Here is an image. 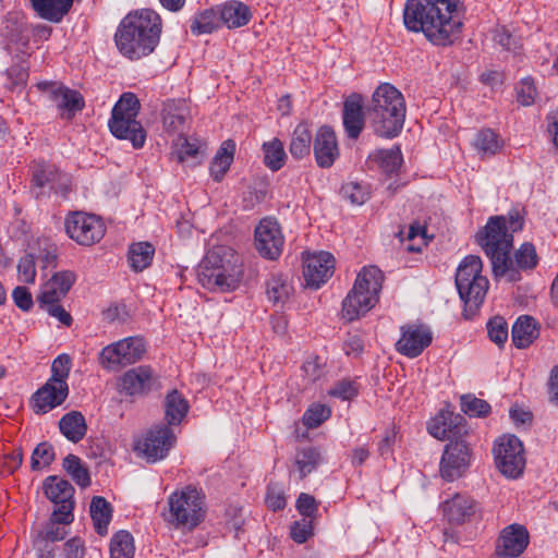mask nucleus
<instances>
[{
    "label": "nucleus",
    "mask_w": 558,
    "mask_h": 558,
    "mask_svg": "<svg viewBox=\"0 0 558 558\" xmlns=\"http://www.w3.org/2000/svg\"><path fill=\"white\" fill-rule=\"evenodd\" d=\"M316 163L320 168H330L339 157L336 133L328 125L320 126L313 142Z\"/></svg>",
    "instance_id": "obj_23"
},
{
    "label": "nucleus",
    "mask_w": 558,
    "mask_h": 558,
    "mask_svg": "<svg viewBox=\"0 0 558 558\" xmlns=\"http://www.w3.org/2000/svg\"><path fill=\"white\" fill-rule=\"evenodd\" d=\"M84 551V542L78 537L71 538L64 544L65 558H83Z\"/></svg>",
    "instance_id": "obj_64"
},
{
    "label": "nucleus",
    "mask_w": 558,
    "mask_h": 558,
    "mask_svg": "<svg viewBox=\"0 0 558 558\" xmlns=\"http://www.w3.org/2000/svg\"><path fill=\"white\" fill-rule=\"evenodd\" d=\"M198 282L209 291L229 292L238 288L242 269L231 250L209 251L197 268Z\"/></svg>",
    "instance_id": "obj_5"
},
{
    "label": "nucleus",
    "mask_w": 558,
    "mask_h": 558,
    "mask_svg": "<svg viewBox=\"0 0 558 558\" xmlns=\"http://www.w3.org/2000/svg\"><path fill=\"white\" fill-rule=\"evenodd\" d=\"M460 0H407L403 24L439 47L451 46L462 32Z\"/></svg>",
    "instance_id": "obj_1"
},
{
    "label": "nucleus",
    "mask_w": 558,
    "mask_h": 558,
    "mask_svg": "<svg viewBox=\"0 0 558 558\" xmlns=\"http://www.w3.org/2000/svg\"><path fill=\"white\" fill-rule=\"evenodd\" d=\"M524 217L520 210L511 209L507 215L490 216L476 233V243L489 258L495 278L507 276L509 281H519L520 272L513 268L510 257L513 234L521 231Z\"/></svg>",
    "instance_id": "obj_2"
},
{
    "label": "nucleus",
    "mask_w": 558,
    "mask_h": 558,
    "mask_svg": "<svg viewBox=\"0 0 558 558\" xmlns=\"http://www.w3.org/2000/svg\"><path fill=\"white\" fill-rule=\"evenodd\" d=\"M141 102L133 93H123L111 110L108 120L110 133L118 140L129 141L134 149L144 147L147 132L137 120Z\"/></svg>",
    "instance_id": "obj_8"
},
{
    "label": "nucleus",
    "mask_w": 558,
    "mask_h": 558,
    "mask_svg": "<svg viewBox=\"0 0 558 558\" xmlns=\"http://www.w3.org/2000/svg\"><path fill=\"white\" fill-rule=\"evenodd\" d=\"M296 509L304 519H312L318 511V505L312 495L302 493L296 500Z\"/></svg>",
    "instance_id": "obj_60"
},
{
    "label": "nucleus",
    "mask_w": 558,
    "mask_h": 558,
    "mask_svg": "<svg viewBox=\"0 0 558 558\" xmlns=\"http://www.w3.org/2000/svg\"><path fill=\"white\" fill-rule=\"evenodd\" d=\"M145 352V339L140 336H131L102 348L98 355V363L105 371L117 373L141 361Z\"/></svg>",
    "instance_id": "obj_10"
},
{
    "label": "nucleus",
    "mask_w": 558,
    "mask_h": 558,
    "mask_svg": "<svg viewBox=\"0 0 558 558\" xmlns=\"http://www.w3.org/2000/svg\"><path fill=\"white\" fill-rule=\"evenodd\" d=\"M61 172L52 165L40 161L34 165L32 169V182L37 187H49L56 190V183L61 177Z\"/></svg>",
    "instance_id": "obj_39"
},
{
    "label": "nucleus",
    "mask_w": 558,
    "mask_h": 558,
    "mask_svg": "<svg viewBox=\"0 0 558 558\" xmlns=\"http://www.w3.org/2000/svg\"><path fill=\"white\" fill-rule=\"evenodd\" d=\"M70 371L71 357L70 355L62 353L52 361L51 376L49 377V380H51V383H56L57 385L69 387L66 379L70 375Z\"/></svg>",
    "instance_id": "obj_51"
},
{
    "label": "nucleus",
    "mask_w": 558,
    "mask_h": 558,
    "mask_svg": "<svg viewBox=\"0 0 558 558\" xmlns=\"http://www.w3.org/2000/svg\"><path fill=\"white\" fill-rule=\"evenodd\" d=\"M19 280L24 283H33L36 278V264L33 254H25L17 264Z\"/></svg>",
    "instance_id": "obj_56"
},
{
    "label": "nucleus",
    "mask_w": 558,
    "mask_h": 558,
    "mask_svg": "<svg viewBox=\"0 0 558 558\" xmlns=\"http://www.w3.org/2000/svg\"><path fill=\"white\" fill-rule=\"evenodd\" d=\"M59 428L62 435L72 442L82 440L87 430L85 417L77 411L63 415L59 421Z\"/></svg>",
    "instance_id": "obj_33"
},
{
    "label": "nucleus",
    "mask_w": 558,
    "mask_h": 558,
    "mask_svg": "<svg viewBox=\"0 0 558 558\" xmlns=\"http://www.w3.org/2000/svg\"><path fill=\"white\" fill-rule=\"evenodd\" d=\"M69 395V387L47 380L32 397L33 410L36 414H45L61 405Z\"/></svg>",
    "instance_id": "obj_24"
},
{
    "label": "nucleus",
    "mask_w": 558,
    "mask_h": 558,
    "mask_svg": "<svg viewBox=\"0 0 558 558\" xmlns=\"http://www.w3.org/2000/svg\"><path fill=\"white\" fill-rule=\"evenodd\" d=\"M76 280V276L71 270H62L56 272L48 281L47 283L50 284V287L56 288L64 295L68 294L72 286L74 284Z\"/></svg>",
    "instance_id": "obj_58"
},
{
    "label": "nucleus",
    "mask_w": 558,
    "mask_h": 558,
    "mask_svg": "<svg viewBox=\"0 0 558 558\" xmlns=\"http://www.w3.org/2000/svg\"><path fill=\"white\" fill-rule=\"evenodd\" d=\"M155 247L149 242H138L130 246L128 260L130 267L136 271H143L153 262Z\"/></svg>",
    "instance_id": "obj_36"
},
{
    "label": "nucleus",
    "mask_w": 558,
    "mask_h": 558,
    "mask_svg": "<svg viewBox=\"0 0 558 558\" xmlns=\"http://www.w3.org/2000/svg\"><path fill=\"white\" fill-rule=\"evenodd\" d=\"M68 236L82 246L98 243L106 233V226L99 216L85 211H72L64 218Z\"/></svg>",
    "instance_id": "obj_12"
},
{
    "label": "nucleus",
    "mask_w": 558,
    "mask_h": 558,
    "mask_svg": "<svg viewBox=\"0 0 558 558\" xmlns=\"http://www.w3.org/2000/svg\"><path fill=\"white\" fill-rule=\"evenodd\" d=\"M471 459V448L464 440L450 441L445 446L440 458V477L446 482L459 480L470 468Z\"/></svg>",
    "instance_id": "obj_14"
},
{
    "label": "nucleus",
    "mask_w": 558,
    "mask_h": 558,
    "mask_svg": "<svg viewBox=\"0 0 558 558\" xmlns=\"http://www.w3.org/2000/svg\"><path fill=\"white\" fill-rule=\"evenodd\" d=\"M335 258L332 254L322 251L312 254L304 263V279L307 287L319 289L332 276Z\"/></svg>",
    "instance_id": "obj_21"
},
{
    "label": "nucleus",
    "mask_w": 558,
    "mask_h": 558,
    "mask_svg": "<svg viewBox=\"0 0 558 558\" xmlns=\"http://www.w3.org/2000/svg\"><path fill=\"white\" fill-rule=\"evenodd\" d=\"M384 275L376 266L364 267L356 276L352 289L342 301V316L355 320L371 311L379 301Z\"/></svg>",
    "instance_id": "obj_7"
},
{
    "label": "nucleus",
    "mask_w": 558,
    "mask_h": 558,
    "mask_svg": "<svg viewBox=\"0 0 558 558\" xmlns=\"http://www.w3.org/2000/svg\"><path fill=\"white\" fill-rule=\"evenodd\" d=\"M312 535L313 524L310 519L303 518L300 521L293 522V524L291 525L290 536L298 544L305 543Z\"/></svg>",
    "instance_id": "obj_59"
},
{
    "label": "nucleus",
    "mask_w": 558,
    "mask_h": 558,
    "mask_svg": "<svg viewBox=\"0 0 558 558\" xmlns=\"http://www.w3.org/2000/svg\"><path fill=\"white\" fill-rule=\"evenodd\" d=\"M23 461V452L21 448H16L9 453L3 454L0 458V474L1 475H11L13 474L22 464Z\"/></svg>",
    "instance_id": "obj_57"
},
{
    "label": "nucleus",
    "mask_w": 558,
    "mask_h": 558,
    "mask_svg": "<svg viewBox=\"0 0 558 558\" xmlns=\"http://www.w3.org/2000/svg\"><path fill=\"white\" fill-rule=\"evenodd\" d=\"M161 29L162 22L157 12L150 9L136 10L120 21L113 40L124 58L136 61L154 52Z\"/></svg>",
    "instance_id": "obj_3"
},
{
    "label": "nucleus",
    "mask_w": 558,
    "mask_h": 558,
    "mask_svg": "<svg viewBox=\"0 0 558 558\" xmlns=\"http://www.w3.org/2000/svg\"><path fill=\"white\" fill-rule=\"evenodd\" d=\"M367 113L376 135L384 138L398 136L407 113L402 93L390 83L379 84L373 92Z\"/></svg>",
    "instance_id": "obj_4"
},
{
    "label": "nucleus",
    "mask_w": 558,
    "mask_h": 558,
    "mask_svg": "<svg viewBox=\"0 0 558 558\" xmlns=\"http://www.w3.org/2000/svg\"><path fill=\"white\" fill-rule=\"evenodd\" d=\"M489 339L498 347H502L508 339V324L501 316H495L487 323Z\"/></svg>",
    "instance_id": "obj_53"
},
{
    "label": "nucleus",
    "mask_w": 558,
    "mask_h": 558,
    "mask_svg": "<svg viewBox=\"0 0 558 558\" xmlns=\"http://www.w3.org/2000/svg\"><path fill=\"white\" fill-rule=\"evenodd\" d=\"M444 518L452 526L470 523L481 515L480 504L470 495L456 493L440 504Z\"/></svg>",
    "instance_id": "obj_16"
},
{
    "label": "nucleus",
    "mask_w": 558,
    "mask_h": 558,
    "mask_svg": "<svg viewBox=\"0 0 558 558\" xmlns=\"http://www.w3.org/2000/svg\"><path fill=\"white\" fill-rule=\"evenodd\" d=\"M162 125L169 134H180L190 119V108L185 99H169L161 110Z\"/></svg>",
    "instance_id": "obj_25"
},
{
    "label": "nucleus",
    "mask_w": 558,
    "mask_h": 558,
    "mask_svg": "<svg viewBox=\"0 0 558 558\" xmlns=\"http://www.w3.org/2000/svg\"><path fill=\"white\" fill-rule=\"evenodd\" d=\"M401 336L396 342V350L401 355L415 359L433 341V332L427 325L411 323L400 327Z\"/></svg>",
    "instance_id": "obj_17"
},
{
    "label": "nucleus",
    "mask_w": 558,
    "mask_h": 558,
    "mask_svg": "<svg viewBox=\"0 0 558 558\" xmlns=\"http://www.w3.org/2000/svg\"><path fill=\"white\" fill-rule=\"evenodd\" d=\"M369 159L387 175L396 174L403 162L401 149L397 145L389 149L376 150L374 154L369 155Z\"/></svg>",
    "instance_id": "obj_35"
},
{
    "label": "nucleus",
    "mask_w": 558,
    "mask_h": 558,
    "mask_svg": "<svg viewBox=\"0 0 558 558\" xmlns=\"http://www.w3.org/2000/svg\"><path fill=\"white\" fill-rule=\"evenodd\" d=\"M322 462V453L316 447H304L299 449L295 453L294 464L301 480L316 470Z\"/></svg>",
    "instance_id": "obj_37"
},
{
    "label": "nucleus",
    "mask_w": 558,
    "mask_h": 558,
    "mask_svg": "<svg viewBox=\"0 0 558 558\" xmlns=\"http://www.w3.org/2000/svg\"><path fill=\"white\" fill-rule=\"evenodd\" d=\"M514 262L513 268L519 272V270H531L534 269L537 265L538 257L536 254L535 246L525 242L521 244V246L514 252Z\"/></svg>",
    "instance_id": "obj_48"
},
{
    "label": "nucleus",
    "mask_w": 558,
    "mask_h": 558,
    "mask_svg": "<svg viewBox=\"0 0 558 558\" xmlns=\"http://www.w3.org/2000/svg\"><path fill=\"white\" fill-rule=\"evenodd\" d=\"M530 534L527 529L518 523L504 527L495 544V551L489 558H518L527 547Z\"/></svg>",
    "instance_id": "obj_19"
},
{
    "label": "nucleus",
    "mask_w": 558,
    "mask_h": 558,
    "mask_svg": "<svg viewBox=\"0 0 558 558\" xmlns=\"http://www.w3.org/2000/svg\"><path fill=\"white\" fill-rule=\"evenodd\" d=\"M234 151L235 143L232 140H227L221 144L209 167L210 177L214 181L220 182L229 171Z\"/></svg>",
    "instance_id": "obj_31"
},
{
    "label": "nucleus",
    "mask_w": 558,
    "mask_h": 558,
    "mask_svg": "<svg viewBox=\"0 0 558 558\" xmlns=\"http://www.w3.org/2000/svg\"><path fill=\"white\" fill-rule=\"evenodd\" d=\"M190 409L187 400L177 389L170 391L165 398V418L167 426L179 425Z\"/></svg>",
    "instance_id": "obj_32"
},
{
    "label": "nucleus",
    "mask_w": 558,
    "mask_h": 558,
    "mask_svg": "<svg viewBox=\"0 0 558 558\" xmlns=\"http://www.w3.org/2000/svg\"><path fill=\"white\" fill-rule=\"evenodd\" d=\"M89 512L97 534L107 535L113 512L111 504L105 497L95 496L92 498Z\"/></svg>",
    "instance_id": "obj_30"
},
{
    "label": "nucleus",
    "mask_w": 558,
    "mask_h": 558,
    "mask_svg": "<svg viewBox=\"0 0 558 558\" xmlns=\"http://www.w3.org/2000/svg\"><path fill=\"white\" fill-rule=\"evenodd\" d=\"M331 416V409L322 403L312 404L303 414L302 422L310 429L317 428Z\"/></svg>",
    "instance_id": "obj_49"
},
{
    "label": "nucleus",
    "mask_w": 558,
    "mask_h": 558,
    "mask_svg": "<svg viewBox=\"0 0 558 558\" xmlns=\"http://www.w3.org/2000/svg\"><path fill=\"white\" fill-rule=\"evenodd\" d=\"M12 299L14 304L24 312H28L34 305L32 294L26 287L19 286L14 288Z\"/></svg>",
    "instance_id": "obj_62"
},
{
    "label": "nucleus",
    "mask_w": 558,
    "mask_h": 558,
    "mask_svg": "<svg viewBox=\"0 0 558 558\" xmlns=\"http://www.w3.org/2000/svg\"><path fill=\"white\" fill-rule=\"evenodd\" d=\"M517 95L518 101L522 106H531L534 104L537 89L533 78L524 77L522 78L517 86Z\"/></svg>",
    "instance_id": "obj_55"
},
{
    "label": "nucleus",
    "mask_w": 558,
    "mask_h": 558,
    "mask_svg": "<svg viewBox=\"0 0 558 558\" xmlns=\"http://www.w3.org/2000/svg\"><path fill=\"white\" fill-rule=\"evenodd\" d=\"M483 262L480 256L468 255L456 271V287L464 302V311L474 314L483 304L489 288L488 279L482 275Z\"/></svg>",
    "instance_id": "obj_9"
},
{
    "label": "nucleus",
    "mask_w": 558,
    "mask_h": 558,
    "mask_svg": "<svg viewBox=\"0 0 558 558\" xmlns=\"http://www.w3.org/2000/svg\"><path fill=\"white\" fill-rule=\"evenodd\" d=\"M46 497L56 506L52 518L56 523L69 524L73 521L74 488L66 480L48 476L44 481Z\"/></svg>",
    "instance_id": "obj_13"
},
{
    "label": "nucleus",
    "mask_w": 558,
    "mask_h": 558,
    "mask_svg": "<svg viewBox=\"0 0 558 558\" xmlns=\"http://www.w3.org/2000/svg\"><path fill=\"white\" fill-rule=\"evenodd\" d=\"M546 133L555 148L558 149V110L546 116Z\"/></svg>",
    "instance_id": "obj_63"
},
{
    "label": "nucleus",
    "mask_w": 558,
    "mask_h": 558,
    "mask_svg": "<svg viewBox=\"0 0 558 558\" xmlns=\"http://www.w3.org/2000/svg\"><path fill=\"white\" fill-rule=\"evenodd\" d=\"M361 387L359 377H344L335 381L327 393L341 401H352L360 395Z\"/></svg>",
    "instance_id": "obj_42"
},
{
    "label": "nucleus",
    "mask_w": 558,
    "mask_h": 558,
    "mask_svg": "<svg viewBox=\"0 0 558 558\" xmlns=\"http://www.w3.org/2000/svg\"><path fill=\"white\" fill-rule=\"evenodd\" d=\"M264 163L272 171L280 170L286 162V151L282 142L279 138H272L263 144Z\"/></svg>",
    "instance_id": "obj_43"
},
{
    "label": "nucleus",
    "mask_w": 558,
    "mask_h": 558,
    "mask_svg": "<svg viewBox=\"0 0 558 558\" xmlns=\"http://www.w3.org/2000/svg\"><path fill=\"white\" fill-rule=\"evenodd\" d=\"M53 459V447L48 442H40L33 450L31 457V468L34 471L45 469L51 464Z\"/></svg>",
    "instance_id": "obj_52"
},
{
    "label": "nucleus",
    "mask_w": 558,
    "mask_h": 558,
    "mask_svg": "<svg viewBox=\"0 0 558 558\" xmlns=\"http://www.w3.org/2000/svg\"><path fill=\"white\" fill-rule=\"evenodd\" d=\"M537 337V323L533 317L522 315L517 318L511 329V339L515 348L525 349L530 347Z\"/></svg>",
    "instance_id": "obj_27"
},
{
    "label": "nucleus",
    "mask_w": 558,
    "mask_h": 558,
    "mask_svg": "<svg viewBox=\"0 0 558 558\" xmlns=\"http://www.w3.org/2000/svg\"><path fill=\"white\" fill-rule=\"evenodd\" d=\"M462 416L449 412H440L436 415L427 426L430 436L436 439L444 440L450 437L453 425L460 423Z\"/></svg>",
    "instance_id": "obj_40"
},
{
    "label": "nucleus",
    "mask_w": 558,
    "mask_h": 558,
    "mask_svg": "<svg viewBox=\"0 0 558 558\" xmlns=\"http://www.w3.org/2000/svg\"><path fill=\"white\" fill-rule=\"evenodd\" d=\"M50 98L58 109L68 112V119H71L85 106L84 98L77 90L64 86L53 88L50 93Z\"/></svg>",
    "instance_id": "obj_28"
},
{
    "label": "nucleus",
    "mask_w": 558,
    "mask_h": 558,
    "mask_svg": "<svg viewBox=\"0 0 558 558\" xmlns=\"http://www.w3.org/2000/svg\"><path fill=\"white\" fill-rule=\"evenodd\" d=\"M218 10L221 23L230 29L245 26L252 19L250 7L241 1H228Z\"/></svg>",
    "instance_id": "obj_26"
},
{
    "label": "nucleus",
    "mask_w": 558,
    "mask_h": 558,
    "mask_svg": "<svg viewBox=\"0 0 558 558\" xmlns=\"http://www.w3.org/2000/svg\"><path fill=\"white\" fill-rule=\"evenodd\" d=\"M495 464L502 475L515 480L523 474L525 468L524 447L514 435H504L494 445Z\"/></svg>",
    "instance_id": "obj_11"
},
{
    "label": "nucleus",
    "mask_w": 558,
    "mask_h": 558,
    "mask_svg": "<svg viewBox=\"0 0 558 558\" xmlns=\"http://www.w3.org/2000/svg\"><path fill=\"white\" fill-rule=\"evenodd\" d=\"M65 295L61 293L59 290H57L53 287H50L49 283H45L43 287V290L40 294L38 295L37 300L41 307L50 306L53 304H60V301Z\"/></svg>",
    "instance_id": "obj_61"
},
{
    "label": "nucleus",
    "mask_w": 558,
    "mask_h": 558,
    "mask_svg": "<svg viewBox=\"0 0 558 558\" xmlns=\"http://www.w3.org/2000/svg\"><path fill=\"white\" fill-rule=\"evenodd\" d=\"M461 410L471 417H485L490 413V404L472 395L461 397Z\"/></svg>",
    "instance_id": "obj_50"
},
{
    "label": "nucleus",
    "mask_w": 558,
    "mask_h": 558,
    "mask_svg": "<svg viewBox=\"0 0 558 558\" xmlns=\"http://www.w3.org/2000/svg\"><path fill=\"white\" fill-rule=\"evenodd\" d=\"M172 149V154L175 156L177 161L180 163H183L189 159H196L201 154L198 141H190L181 133L178 140L173 143Z\"/></svg>",
    "instance_id": "obj_47"
},
{
    "label": "nucleus",
    "mask_w": 558,
    "mask_h": 558,
    "mask_svg": "<svg viewBox=\"0 0 558 558\" xmlns=\"http://www.w3.org/2000/svg\"><path fill=\"white\" fill-rule=\"evenodd\" d=\"M473 145L483 155H495L501 148V141L492 129H484L476 134Z\"/></svg>",
    "instance_id": "obj_45"
},
{
    "label": "nucleus",
    "mask_w": 558,
    "mask_h": 558,
    "mask_svg": "<svg viewBox=\"0 0 558 558\" xmlns=\"http://www.w3.org/2000/svg\"><path fill=\"white\" fill-rule=\"evenodd\" d=\"M133 535L126 530L116 532L110 541V558H134Z\"/></svg>",
    "instance_id": "obj_41"
},
{
    "label": "nucleus",
    "mask_w": 558,
    "mask_h": 558,
    "mask_svg": "<svg viewBox=\"0 0 558 558\" xmlns=\"http://www.w3.org/2000/svg\"><path fill=\"white\" fill-rule=\"evenodd\" d=\"M35 12L44 20L59 23L71 10L74 0H29Z\"/></svg>",
    "instance_id": "obj_29"
},
{
    "label": "nucleus",
    "mask_w": 558,
    "mask_h": 558,
    "mask_svg": "<svg viewBox=\"0 0 558 558\" xmlns=\"http://www.w3.org/2000/svg\"><path fill=\"white\" fill-rule=\"evenodd\" d=\"M175 442L173 430L167 425H158L146 433L136 442L135 449L140 451L148 462H157L167 457Z\"/></svg>",
    "instance_id": "obj_15"
},
{
    "label": "nucleus",
    "mask_w": 558,
    "mask_h": 558,
    "mask_svg": "<svg viewBox=\"0 0 558 558\" xmlns=\"http://www.w3.org/2000/svg\"><path fill=\"white\" fill-rule=\"evenodd\" d=\"M292 291V286L282 276H272L266 284L267 296L274 303H284Z\"/></svg>",
    "instance_id": "obj_46"
},
{
    "label": "nucleus",
    "mask_w": 558,
    "mask_h": 558,
    "mask_svg": "<svg viewBox=\"0 0 558 558\" xmlns=\"http://www.w3.org/2000/svg\"><path fill=\"white\" fill-rule=\"evenodd\" d=\"M120 391L131 397H142L160 387L158 376L149 365L126 371L119 379Z\"/></svg>",
    "instance_id": "obj_18"
},
{
    "label": "nucleus",
    "mask_w": 558,
    "mask_h": 558,
    "mask_svg": "<svg viewBox=\"0 0 558 558\" xmlns=\"http://www.w3.org/2000/svg\"><path fill=\"white\" fill-rule=\"evenodd\" d=\"M219 10L209 8L198 11L190 20V29L194 36L210 34L220 26Z\"/></svg>",
    "instance_id": "obj_34"
},
{
    "label": "nucleus",
    "mask_w": 558,
    "mask_h": 558,
    "mask_svg": "<svg viewBox=\"0 0 558 558\" xmlns=\"http://www.w3.org/2000/svg\"><path fill=\"white\" fill-rule=\"evenodd\" d=\"M312 140L313 137L308 125L305 123L298 124L292 133L289 147L292 157L295 159H303L308 156L311 153Z\"/></svg>",
    "instance_id": "obj_38"
},
{
    "label": "nucleus",
    "mask_w": 558,
    "mask_h": 558,
    "mask_svg": "<svg viewBox=\"0 0 558 558\" xmlns=\"http://www.w3.org/2000/svg\"><path fill=\"white\" fill-rule=\"evenodd\" d=\"M169 511L165 520L177 530L194 531L207 514L206 495L196 486L186 485L168 496Z\"/></svg>",
    "instance_id": "obj_6"
},
{
    "label": "nucleus",
    "mask_w": 558,
    "mask_h": 558,
    "mask_svg": "<svg viewBox=\"0 0 558 558\" xmlns=\"http://www.w3.org/2000/svg\"><path fill=\"white\" fill-rule=\"evenodd\" d=\"M62 466L80 487L85 488L90 485L88 470L84 466L82 460L77 456L68 454L63 459Z\"/></svg>",
    "instance_id": "obj_44"
},
{
    "label": "nucleus",
    "mask_w": 558,
    "mask_h": 558,
    "mask_svg": "<svg viewBox=\"0 0 558 558\" xmlns=\"http://www.w3.org/2000/svg\"><path fill=\"white\" fill-rule=\"evenodd\" d=\"M342 123L349 138L356 140L365 126L364 98L352 93L343 101Z\"/></svg>",
    "instance_id": "obj_22"
},
{
    "label": "nucleus",
    "mask_w": 558,
    "mask_h": 558,
    "mask_svg": "<svg viewBox=\"0 0 558 558\" xmlns=\"http://www.w3.org/2000/svg\"><path fill=\"white\" fill-rule=\"evenodd\" d=\"M341 191L343 196L353 205H362L369 198L367 187L356 182L344 184Z\"/></svg>",
    "instance_id": "obj_54"
},
{
    "label": "nucleus",
    "mask_w": 558,
    "mask_h": 558,
    "mask_svg": "<svg viewBox=\"0 0 558 558\" xmlns=\"http://www.w3.org/2000/svg\"><path fill=\"white\" fill-rule=\"evenodd\" d=\"M284 239L280 226L272 219H263L255 229V245L258 253L268 259H277L283 248Z\"/></svg>",
    "instance_id": "obj_20"
}]
</instances>
